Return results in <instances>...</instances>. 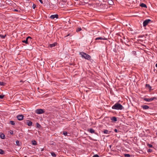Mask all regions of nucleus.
<instances>
[{"label":"nucleus","instance_id":"nucleus-20","mask_svg":"<svg viewBox=\"0 0 157 157\" xmlns=\"http://www.w3.org/2000/svg\"><path fill=\"white\" fill-rule=\"evenodd\" d=\"M51 154L52 156H53V157H56V156L55 153L53 152H51Z\"/></svg>","mask_w":157,"mask_h":157},{"label":"nucleus","instance_id":"nucleus-36","mask_svg":"<svg viewBox=\"0 0 157 157\" xmlns=\"http://www.w3.org/2000/svg\"><path fill=\"white\" fill-rule=\"evenodd\" d=\"M92 157H99V156L98 155L95 154Z\"/></svg>","mask_w":157,"mask_h":157},{"label":"nucleus","instance_id":"nucleus-30","mask_svg":"<svg viewBox=\"0 0 157 157\" xmlns=\"http://www.w3.org/2000/svg\"><path fill=\"white\" fill-rule=\"evenodd\" d=\"M16 145L17 146H20L19 142L18 140H17L16 141Z\"/></svg>","mask_w":157,"mask_h":157},{"label":"nucleus","instance_id":"nucleus-34","mask_svg":"<svg viewBox=\"0 0 157 157\" xmlns=\"http://www.w3.org/2000/svg\"><path fill=\"white\" fill-rule=\"evenodd\" d=\"M152 151V150L151 149H149L147 151V152H151Z\"/></svg>","mask_w":157,"mask_h":157},{"label":"nucleus","instance_id":"nucleus-15","mask_svg":"<svg viewBox=\"0 0 157 157\" xmlns=\"http://www.w3.org/2000/svg\"><path fill=\"white\" fill-rule=\"evenodd\" d=\"M145 87H146L148 88L150 90H152L151 89V87L149 85V84H146L145 85Z\"/></svg>","mask_w":157,"mask_h":157},{"label":"nucleus","instance_id":"nucleus-3","mask_svg":"<svg viewBox=\"0 0 157 157\" xmlns=\"http://www.w3.org/2000/svg\"><path fill=\"white\" fill-rule=\"evenodd\" d=\"M152 22V21L149 19H146L145 20L143 23V26L146 27L149 23H151Z\"/></svg>","mask_w":157,"mask_h":157},{"label":"nucleus","instance_id":"nucleus-27","mask_svg":"<svg viewBox=\"0 0 157 157\" xmlns=\"http://www.w3.org/2000/svg\"><path fill=\"white\" fill-rule=\"evenodd\" d=\"M6 36V35H0V37L2 38L3 39L5 38Z\"/></svg>","mask_w":157,"mask_h":157},{"label":"nucleus","instance_id":"nucleus-1","mask_svg":"<svg viewBox=\"0 0 157 157\" xmlns=\"http://www.w3.org/2000/svg\"><path fill=\"white\" fill-rule=\"evenodd\" d=\"M112 109L116 110H122L124 109V107L120 104L117 103L112 107Z\"/></svg>","mask_w":157,"mask_h":157},{"label":"nucleus","instance_id":"nucleus-2","mask_svg":"<svg viewBox=\"0 0 157 157\" xmlns=\"http://www.w3.org/2000/svg\"><path fill=\"white\" fill-rule=\"evenodd\" d=\"M79 54L81 56L82 58L88 60H90L91 59V56L88 54L83 52H80Z\"/></svg>","mask_w":157,"mask_h":157},{"label":"nucleus","instance_id":"nucleus-14","mask_svg":"<svg viewBox=\"0 0 157 157\" xmlns=\"http://www.w3.org/2000/svg\"><path fill=\"white\" fill-rule=\"evenodd\" d=\"M140 6L142 7L147 8V5L144 3H141L140 4Z\"/></svg>","mask_w":157,"mask_h":157},{"label":"nucleus","instance_id":"nucleus-9","mask_svg":"<svg viewBox=\"0 0 157 157\" xmlns=\"http://www.w3.org/2000/svg\"><path fill=\"white\" fill-rule=\"evenodd\" d=\"M24 117L23 115H18L17 116V118L18 120L21 121L23 120Z\"/></svg>","mask_w":157,"mask_h":157},{"label":"nucleus","instance_id":"nucleus-16","mask_svg":"<svg viewBox=\"0 0 157 157\" xmlns=\"http://www.w3.org/2000/svg\"><path fill=\"white\" fill-rule=\"evenodd\" d=\"M89 131L91 133H95V134H96V133L95 132L94 130L92 128H90L89 130Z\"/></svg>","mask_w":157,"mask_h":157},{"label":"nucleus","instance_id":"nucleus-38","mask_svg":"<svg viewBox=\"0 0 157 157\" xmlns=\"http://www.w3.org/2000/svg\"><path fill=\"white\" fill-rule=\"evenodd\" d=\"M36 5H35V4H33V8L34 9L35 8V7H36Z\"/></svg>","mask_w":157,"mask_h":157},{"label":"nucleus","instance_id":"nucleus-19","mask_svg":"<svg viewBox=\"0 0 157 157\" xmlns=\"http://www.w3.org/2000/svg\"><path fill=\"white\" fill-rule=\"evenodd\" d=\"M32 144L34 145H36L37 144L35 140H33L32 141Z\"/></svg>","mask_w":157,"mask_h":157},{"label":"nucleus","instance_id":"nucleus-32","mask_svg":"<svg viewBox=\"0 0 157 157\" xmlns=\"http://www.w3.org/2000/svg\"><path fill=\"white\" fill-rule=\"evenodd\" d=\"M0 7H2L3 8H5V5L2 4H0Z\"/></svg>","mask_w":157,"mask_h":157},{"label":"nucleus","instance_id":"nucleus-23","mask_svg":"<svg viewBox=\"0 0 157 157\" xmlns=\"http://www.w3.org/2000/svg\"><path fill=\"white\" fill-rule=\"evenodd\" d=\"M103 132L104 133L107 134H109V131L107 130H105Z\"/></svg>","mask_w":157,"mask_h":157},{"label":"nucleus","instance_id":"nucleus-11","mask_svg":"<svg viewBox=\"0 0 157 157\" xmlns=\"http://www.w3.org/2000/svg\"><path fill=\"white\" fill-rule=\"evenodd\" d=\"M141 107L144 110L148 109L149 108L148 106L146 105H142Z\"/></svg>","mask_w":157,"mask_h":157},{"label":"nucleus","instance_id":"nucleus-39","mask_svg":"<svg viewBox=\"0 0 157 157\" xmlns=\"http://www.w3.org/2000/svg\"><path fill=\"white\" fill-rule=\"evenodd\" d=\"M10 133L11 134L13 135V131H11Z\"/></svg>","mask_w":157,"mask_h":157},{"label":"nucleus","instance_id":"nucleus-8","mask_svg":"<svg viewBox=\"0 0 157 157\" xmlns=\"http://www.w3.org/2000/svg\"><path fill=\"white\" fill-rule=\"evenodd\" d=\"M58 15L57 14L52 15L50 16V18L52 19H54L55 18L57 19L58 18Z\"/></svg>","mask_w":157,"mask_h":157},{"label":"nucleus","instance_id":"nucleus-17","mask_svg":"<svg viewBox=\"0 0 157 157\" xmlns=\"http://www.w3.org/2000/svg\"><path fill=\"white\" fill-rule=\"evenodd\" d=\"M108 3L110 5H113L114 2L112 0H109L108 1Z\"/></svg>","mask_w":157,"mask_h":157},{"label":"nucleus","instance_id":"nucleus-35","mask_svg":"<svg viewBox=\"0 0 157 157\" xmlns=\"http://www.w3.org/2000/svg\"><path fill=\"white\" fill-rule=\"evenodd\" d=\"M4 96V95H0V98L3 99Z\"/></svg>","mask_w":157,"mask_h":157},{"label":"nucleus","instance_id":"nucleus-7","mask_svg":"<svg viewBox=\"0 0 157 157\" xmlns=\"http://www.w3.org/2000/svg\"><path fill=\"white\" fill-rule=\"evenodd\" d=\"M25 123L29 126H32L33 124V123L29 120H26Z\"/></svg>","mask_w":157,"mask_h":157},{"label":"nucleus","instance_id":"nucleus-18","mask_svg":"<svg viewBox=\"0 0 157 157\" xmlns=\"http://www.w3.org/2000/svg\"><path fill=\"white\" fill-rule=\"evenodd\" d=\"M5 154V152L2 149H0V154L1 155H3Z\"/></svg>","mask_w":157,"mask_h":157},{"label":"nucleus","instance_id":"nucleus-10","mask_svg":"<svg viewBox=\"0 0 157 157\" xmlns=\"http://www.w3.org/2000/svg\"><path fill=\"white\" fill-rule=\"evenodd\" d=\"M111 120L112 121V122H116L117 121V117H110Z\"/></svg>","mask_w":157,"mask_h":157},{"label":"nucleus","instance_id":"nucleus-12","mask_svg":"<svg viewBox=\"0 0 157 157\" xmlns=\"http://www.w3.org/2000/svg\"><path fill=\"white\" fill-rule=\"evenodd\" d=\"M106 40L107 39L105 38V37H98L95 38V40Z\"/></svg>","mask_w":157,"mask_h":157},{"label":"nucleus","instance_id":"nucleus-28","mask_svg":"<svg viewBox=\"0 0 157 157\" xmlns=\"http://www.w3.org/2000/svg\"><path fill=\"white\" fill-rule=\"evenodd\" d=\"M147 146H148V147H150V148L153 147V146L151 144H147Z\"/></svg>","mask_w":157,"mask_h":157},{"label":"nucleus","instance_id":"nucleus-31","mask_svg":"<svg viewBox=\"0 0 157 157\" xmlns=\"http://www.w3.org/2000/svg\"><path fill=\"white\" fill-rule=\"evenodd\" d=\"M82 30V29L81 28H78L77 29L76 31L77 32H79L80 31Z\"/></svg>","mask_w":157,"mask_h":157},{"label":"nucleus","instance_id":"nucleus-26","mask_svg":"<svg viewBox=\"0 0 157 157\" xmlns=\"http://www.w3.org/2000/svg\"><path fill=\"white\" fill-rule=\"evenodd\" d=\"M36 127H37L39 128L41 127L40 125L38 123H36Z\"/></svg>","mask_w":157,"mask_h":157},{"label":"nucleus","instance_id":"nucleus-24","mask_svg":"<svg viewBox=\"0 0 157 157\" xmlns=\"http://www.w3.org/2000/svg\"><path fill=\"white\" fill-rule=\"evenodd\" d=\"M6 83L5 82H0V86H5Z\"/></svg>","mask_w":157,"mask_h":157},{"label":"nucleus","instance_id":"nucleus-22","mask_svg":"<svg viewBox=\"0 0 157 157\" xmlns=\"http://www.w3.org/2000/svg\"><path fill=\"white\" fill-rule=\"evenodd\" d=\"M10 124L13 125H15V122L13 121H10Z\"/></svg>","mask_w":157,"mask_h":157},{"label":"nucleus","instance_id":"nucleus-33","mask_svg":"<svg viewBox=\"0 0 157 157\" xmlns=\"http://www.w3.org/2000/svg\"><path fill=\"white\" fill-rule=\"evenodd\" d=\"M72 36V34L71 33H68L67 35L65 36V37H66L67 36Z\"/></svg>","mask_w":157,"mask_h":157},{"label":"nucleus","instance_id":"nucleus-25","mask_svg":"<svg viewBox=\"0 0 157 157\" xmlns=\"http://www.w3.org/2000/svg\"><path fill=\"white\" fill-rule=\"evenodd\" d=\"M63 134L65 136H68L67 132L66 131H63Z\"/></svg>","mask_w":157,"mask_h":157},{"label":"nucleus","instance_id":"nucleus-41","mask_svg":"<svg viewBox=\"0 0 157 157\" xmlns=\"http://www.w3.org/2000/svg\"><path fill=\"white\" fill-rule=\"evenodd\" d=\"M13 11H14L15 12H18V10H17V9H14L13 10Z\"/></svg>","mask_w":157,"mask_h":157},{"label":"nucleus","instance_id":"nucleus-42","mask_svg":"<svg viewBox=\"0 0 157 157\" xmlns=\"http://www.w3.org/2000/svg\"><path fill=\"white\" fill-rule=\"evenodd\" d=\"M155 67H157V63L155 64Z\"/></svg>","mask_w":157,"mask_h":157},{"label":"nucleus","instance_id":"nucleus-40","mask_svg":"<svg viewBox=\"0 0 157 157\" xmlns=\"http://www.w3.org/2000/svg\"><path fill=\"white\" fill-rule=\"evenodd\" d=\"M41 3V4H43V1H42V0H38Z\"/></svg>","mask_w":157,"mask_h":157},{"label":"nucleus","instance_id":"nucleus-43","mask_svg":"<svg viewBox=\"0 0 157 157\" xmlns=\"http://www.w3.org/2000/svg\"><path fill=\"white\" fill-rule=\"evenodd\" d=\"M27 157V156H25V157Z\"/></svg>","mask_w":157,"mask_h":157},{"label":"nucleus","instance_id":"nucleus-29","mask_svg":"<svg viewBox=\"0 0 157 157\" xmlns=\"http://www.w3.org/2000/svg\"><path fill=\"white\" fill-rule=\"evenodd\" d=\"M125 157H130V155L129 154H125L124 155Z\"/></svg>","mask_w":157,"mask_h":157},{"label":"nucleus","instance_id":"nucleus-5","mask_svg":"<svg viewBox=\"0 0 157 157\" xmlns=\"http://www.w3.org/2000/svg\"><path fill=\"white\" fill-rule=\"evenodd\" d=\"M157 99V98L156 97H153L151 98H143V100L146 101H148V102H150L151 101H152L154 100H156Z\"/></svg>","mask_w":157,"mask_h":157},{"label":"nucleus","instance_id":"nucleus-21","mask_svg":"<svg viewBox=\"0 0 157 157\" xmlns=\"http://www.w3.org/2000/svg\"><path fill=\"white\" fill-rule=\"evenodd\" d=\"M0 136L1 138L2 139H4L5 138V135L3 133L1 134Z\"/></svg>","mask_w":157,"mask_h":157},{"label":"nucleus","instance_id":"nucleus-4","mask_svg":"<svg viewBox=\"0 0 157 157\" xmlns=\"http://www.w3.org/2000/svg\"><path fill=\"white\" fill-rule=\"evenodd\" d=\"M32 38L30 36H28L26 38L25 40H23L22 42L25 43L26 44H29L30 41H31Z\"/></svg>","mask_w":157,"mask_h":157},{"label":"nucleus","instance_id":"nucleus-37","mask_svg":"<svg viewBox=\"0 0 157 157\" xmlns=\"http://www.w3.org/2000/svg\"><path fill=\"white\" fill-rule=\"evenodd\" d=\"M114 131L116 133H117V132H118V131L117 130V129H115L114 130Z\"/></svg>","mask_w":157,"mask_h":157},{"label":"nucleus","instance_id":"nucleus-44","mask_svg":"<svg viewBox=\"0 0 157 157\" xmlns=\"http://www.w3.org/2000/svg\"><path fill=\"white\" fill-rule=\"evenodd\" d=\"M156 135H157V132L156 133Z\"/></svg>","mask_w":157,"mask_h":157},{"label":"nucleus","instance_id":"nucleus-13","mask_svg":"<svg viewBox=\"0 0 157 157\" xmlns=\"http://www.w3.org/2000/svg\"><path fill=\"white\" fill-rule=\"evenodd\" d=\"M57 43L55 42L53 44H50L49 45V46L51 48H52V47H54L55 46H56L57 45Z\"/></svg>","mask_w":157,"mask_h":157},{"label":"nucleus","instance_id":"nucleus-6","mask_svg":"<svg viewBox=\"0 0 157 157\" xmlns=\"http://www.w3.org/2000/svg\"><path fill=\"white\" fill-rule=\"evenodd\" d=\"M45 111L43 109H37L35 111V113L38 114H41L44 113Z\"/></svg>","mask_w":157,"mask_h":157}]
</instances>
